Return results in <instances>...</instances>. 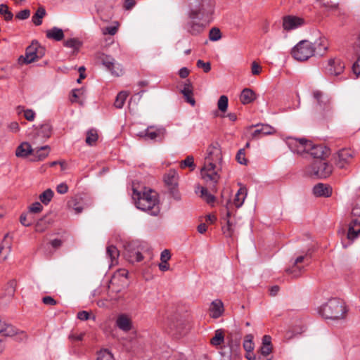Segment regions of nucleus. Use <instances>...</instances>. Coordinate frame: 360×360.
Segmentation results:
<instances>
[{"mask_svg":"<svg viewBox=\"0 0 360 360\" xmlns=\"http://www.w3.org/2000/svg\"><path fill=\"white\" fill-rule=\"evenodd\" d=\"M188 11L184 29L193 35L202 33L212 22L214 13V0H188Z\"/></svg>","mask_w":360,"mask_h":360,"instance_id":"nucleus-1","label":"nucleus"},{"mask_svg":"<svg viewBox=\"0 0 360 360\" xmlns=\"http://www.w3.org/2000/svg\"><path fill=\"white\" fill-rule=\"evenodd\" d=\"M207 156L205 158V163L200 170L201 178L204 180L207 187L212 192L217 191V184L219 179V175L216 170L217 163L222 162L220 146L217 142L212 143L207 149Z\"/></svg>","mask_w":360,"mask_h":360,"instance_id":"nucleus-2","label":"nucleus"},{"mask_svg":"<svg viewBox=\"0 0 360 360\" xmlns=\"http://www.w3.org/2000/svg\"><path fill=\"white\" fill-rule=\"evenodd\" d=\"M132 199L137 209L148 212L152 216H158L160 209L157 193L150 188H143L139 191L133 186Z\"/></svg>","mask_w":360,"mask_h":360,"instance_id":"nucleus-3","label":"nucleus"},{"mask_svg":"<svg viewBox=\"0 0 360 360\" xmlns=\"http://www.w3.org/2000/svg\"><path fill=\"white\" fill-rule=\"evenodd\" d=\"M347 310L343 300L334 297L330 299L320 309V314L326 319L338 320L344 319Z\"/></svg>","mask_w":360,"mask_h":360,"instance_id":"nucleus-4","label":"nucleus"},{"mask_svg":"<svg viewBox=\"0 0 360 360\" xmlns=\"http://www.w3.org/2000/svg\"><path fill=\"white\" fill-rule=\"evenodd\" d=\"M227 344L221 347V360H240L241 358L240 341L233 340L231 335L226 337Z\"/></svg>","mask_w":360,"mask_h":360,"instance_id":"nucleus-5","label":"nucleus"},{"mask_svg":"<svg viewBox=\"0 0 360 360\" xmlns=\"http://www.w3.org/2000/svg\"><path fill=\"white\" fill-rule=\"evenodd\" d=\"M45 54V47L34 40L26 48L25 55L19 57L18 62L20 64H30L41 59Z\"/></svg>","mask_w":360,"mask_h":360,"instance_id":"nucleus-6","label":"nucleus"},{"mask_svg":"<svg viewBox=\"0 0 360 360\" xmlns=\"http://www.w3.org/2000/svg\"><path fill=\"white\" fill-rule=\"evenodd\" d=\"M313 43L308 40L300 41L292 50L293 58L298 61H304L315 54Z\"/></svg>","mask_w":360,"mask_h":360,"instance_id":"nucleus-7","label":"nucleus"},{"mask_svg":"<svg viewBox=\"0 0 360 360\" xmlns=\"http://www.w3.org/2000/svg\"><path fill=\"white\" fill-rule=\"evenodd\" d=\"M123 255L131 263L141 262L143 257L141 252L140 243L138 240L126 242L124 245Z\"/></svg>","mask_w":360,"mask_h":360,"instance_id":"nucleus-8","label":"nucleus"},{"mask_svg":"<svg viewBox=\"0 0 360 360\" xmlns=\"http://www.w3.org/2000/svg\"><path fill=\"white\" fill-rule=\"evenodd\" d=\"M314 98L317 103L316 110L322 114L323 119L331 117L332 111L329 97L321 91H315L313 93Z\"/></svg>","mask_w":360,"mask_h":360,"instance_id":"nucleus-9","label":"nucleus"},{"mask_svg":"<svg viewBox=\"0 0 360 360\" xmlns=\"http://www.w3.org/2000/svg\"><path fill=\"white\" fill-rule=\"evenodd\" d=\"M324 160H315L313 162L309 169L310 176L318 179H324L332 173V165Z\"/></svg>","mask_w":360,"mask_h":360,"instance_id":"nucleus-10","label":"nucleus"},{"mask_svg":"<svg viewBox=\"0 0 360 360\" xmlns=\"http://www.w3.org/2000/svg\"><path fill=\"white\" fill-rule=\"evenodd\" d=\"M164 182L167 188L168 193L176 201L181 200V195L178 189V175L174 170H170L164 176Z\"/></svg>","mask_w":360,"mask_h":360,"instance_id":"nucleus-11","label":"nucleus"},{"mask_svg":"<svg viewBox=\"0 0 360 360\" xmlns=\"http://www.w3.org/2000/svg\"><path fill=\"white\" fill-rule=\"evenodd\" d=\"M96 58L112 75L119 77L123 74L122 65L115 63V60L112 56L103 53H98Z\"/></svg>","mask_w":360,"mask_h":360,"instance_id":"nucleus-12","label":"nucleus"},{"mask_svg":"<svg viewBox=\"0 0 360 360\" xmlns=\"http://www.w3.org/2000/svg\"><path fill=\"white\" fill-rule=\"evenodd\" d=\"M304 24V19L300 17L289 15L283 18V27L286 31L295 30Z\"/></svg>","mask_w":360,"mask_h":360,"instance_id":"nucleus-13","label":"nucleus"},{"mask_svg":"<svg viewBox=\"0 0 360 360\" xmlns=\"http://www.w3.org/2000/svg\"><path fill=\"white\" fill-rule=\"evenodd\" d=\"M308 153L316 160H326L330 153L329 148L323 145H316L311 142Z\"/></svg>","mask_w":360,"mask_h":360,"instance_id":"nucleus-14","label":"nucleus"},{"mask_svg":"<svg viewBox=\"0 0 360 360\" xmlns=\"http://www.w3.org/2000/svg\"><path fill=\"white\" fill-rule=\"evenodd\" d=\"M166 129L162 127L151 125L147 127L146 140L162 142L166 135Z\"/></svg>","mask_w":360,"mask_h":360,"instance_id":"nucleus-15","label":"nucleus"},{"mask_svg":"<svg viewBox=\"0 0 360 360\" xmlns=\"http://www.w3.org/2000/svg\"><path fill=\"white\" fill-rule=\"evenodd\" d=\"M345 70L344 63L339 58H332L328 62L326 67V72L330 75L338 76L343 72Z\"/></svg>","mask_w":360,"mask_h":360,"instance_id":"nucleus-16","label":"nucleus"},{"mask_svg":"<svg viewBox=\"0 0 360 360\" xmlns=\"http://www.w3.org/2000/svg\"><path fill=\"white\" fill-rule=\"evenodd\" d=\"M352 153L350 150L343 148L340 150L334 156L335 164L339 168H344L347 164L349 162L352 158Z\"/></svg>","mask_w":360,"mask_h":360,"instance_id":"nucleus-17","label":"nucleus"},{"mask_svg":"<svg viewBox=\"0 0 360 360\" xmlns=\"http://www.w3.org/2000/svg\"><path fill=\"white\" fill-rule=\"evenodd\" d=\"M250 127L257 128L251 134L252 139H259L263 136L271 134L275 131L274 127L269 124H257L255 125H252Z\"/></svg>","mask_w":360,"mask_h":360,"instance_id":"nucleus-18","label":"nucleus"},{"mask_svg":"<svg viewBox=\"0 0 360 360\" xmlns=\"http://www.w3.org/2000/svg\"><path fill=\"white\" fill-rule=\"evenodd\" d=\"M313 193L317 197H330L332 194V188L322 183H319L313 188Z\"/></svg>","mask_w":360,"mask_h":360,"instance_id":"nucleus-19","label":"nucleus"},{"mask_svg":"<svg viewBox=\"0 0 360 360\" xmlns=\"http://www.w3.org/2000/svg\"><path fill=\"white\" fill-rule=\"evenodd\" d=\"M34 152V149L32 148L31 145L28 142H22L21 143L15 150V155L18 158H25L28 157V155H32Z\"/></svg>","mask_w":360,"mask_h":360,"instance_id":"nucleus-20","label":"nucleus"},{"mask_svg":"<svg viewBox=\"0 0 360 360\" xmlns=\"http://www.w3.org/2000/svg\"><path fill=\"white\" fill-rule=\"evenodd\" d=\"M8 238V233H6L0 246V262L5 261L11 251V242Z\"/></svg>","mask_w":360,"mask_h":360,"instance_id":"nucleus-21","label":"nucleus"},{"mask_svg":"<svg viewBox=\"0 0 360 360\" xmlns=\"http://www.w3.org/2000/svg\"><path fill=\"white\" fill-rule=\"evenodd\" d=\"M116 326L122 330L128 332L131 329V319L126 314H120L116 319Z\"/></svg>","mask_w":360,"mask_h":360,"instance_id":"nucleus-22","label":"nucleus"},{"mask_svg":"<svg viewBox=\"0 0 360 360\" xmlns=\"http://www.w3.org/2000/svg\"><path fill=\"white\" fill-rule=\"evenodd\" d=\"M50 152V147L49 146H44L40 148H37L34 149V152L32 153V158L31 161L37 162L41 161L44 160L49 155Z\"/></svg>","mask_w":360,"mask_h":360,"instance_id":"nucleus-23","label":"nucleus"},{"mask_svg":"<svg viewBox=\"0 0 360 360\" xmlns=\"http://www.w3.org/2000/svg\"><path fill=\"white\" fill-rule=\"evenodd\" d=\"M211 316L214 319L220 317L224 312V304L220 300H215L212 302L210 308Z\"/></svg>","mask_w":360,"mask_h":360,"instance_id":"nucleus-24","label":"nucleus"},{"mask_svg":"<svg viewBox=\"0 0 360 360\" xmlns=\"http://www.w3.org/2000/svg\"><path fill=\"white\" fill-rule=\"evenodd\" d=\"M36 135L44 139H47L51 136L52 127L49 122L44 123L38 128H36Z\"/></svg>","mask_w":360,"mask_h":360,"instance_id":"nucleus-25","label":"nucleus"},{"mask_svg":"<svg viewBox=\"0 0 360 360\" xmlns=\"http://www.w3.org/2000/svg\"><path fill=\"white\" fill-rule=\"evenodd\" d=\"M313 46L316 49L315 53L323 56L328 49L327 39L324 37H320L318 40L313 43Z\"/></svg>","mask_w":360,"mask_h":360,"instance_id":"nucleus-26","label":"nucleus"},{"mask_svg":"<svg viewBox=\"0 0 360 360\" xmlns=\"http://www.w3.org/2000/svg\"><path fill=\"white\" fill-rule=\"evenodd\" d=\"M46 36L48 39L60 41L64 38V32L62 29L53 27L51 29L46 30Z\"/></svg>","mask_w":360,"mask_h":360,"instance_id":"nucleus-27","label":"nucleus"},{"mask_svg":"<svg viewBox=\"0 0 360 360\" xmlns=\"http://www.w3.org/2000/svg\"><path fill=\"white\" fill-rule=\"evenodd\" d=\"M256 98L255 93L250 89H244L240 96V100L243 104L252 103Z\"/></svg>","mask_w":360,"mask_h":360,"instance_id":"nucleus-28","label":"nucleus"},{"mask_svg":"<svg viewBox=\"0 0 360 360\" xmlns=\"http://www.w3.org/2000/svg\"><path fill=\"white\" fill-rule=\"evenodd\" d=\"M0 333L6 337H11L17 333V330L12 325L0 320Z\"/></svg>","mask_w":360,"mask_h":360,"instance_id":"nucleus-29","label":"nucleus"},{"mask_svg":"<svg viewBox=\"0 0 360 360\" xmlns=\"http://www.w3.org/2000/svg\"><path fill=\"white\" fill-rule=\"evenodd\" d=\"M304 256H300L295 260L293 265L291 268L286 269V272L288 274L292 275V278H297L300 276L302 268L297 266V264L301 263L304 261Z\"/></svg>","mask_w":360,"mask_h":360,"instance_id":"nucleus-30","label":"nucleus"},{"mask_svg":"<svg viewBox=\"0 0 360 360\" xmlns=\"http://www.w3.org/2000/svg\"><path fill=\"white\" fill-rule=\"evenodd\" d=\"M246 195L247 193L245 188H240L235 195L233 202H231L232 204V206L234 205L236 208H239L240 207H241L246 198Z\"/></svg>","mask_w":360,"mask_h":360,"instance_id":"nucleus-31","label":"nucleus"},{"mask_svg":"<svg viewBox=\"0 0 360 360\" xmlns=\"http://www.w3.org/2000/svg\"><path fill=\"white\" fill-rule=\"evenodd\" d=\"M310 146H311V141L306 139L305 138L300 139L299 146L294 153L302 154L303 153L309 152Z\"/></svg>","mask_w":360,"mask_h":360,"instance_id":"nucleus-32","label":"nucleus"},{"mask_svg":"<svg viewBox=\"0 0 360 360\" xmlns=\"http://www.w3.org/2000/svg\"><path fill=\"white\" fill-rule=\"evenodd\" d=\"M46 10L43 6H39L32 18V22L39 26L42 23V18L46 15Z\"/></svg>","mask_w":360,"mask_h":360,"instance_id":"nucleus-33","label":"nucleus"},{"mask_svg":"<svg viewBox=\"0 0 360 360\" xmlns=\"http://www.w3.org/2000/svg\"><path fill=\"white\" fill-rule=\"evenodd\" d=\"M106 255L110 258L112 264H114L115 262L117 263V259L120 255V251L115 245H110L106 248Z\"/></svg>","mask_w":360,"mask_h":360,"instance_id":"nucleus-34","label":"nucleus"},{"mask_svg":"<svg viewBox=\"0 0 360 360\" xmlns=\"http://www.w3.org/2000/svg\"><path fill=\"white\" fill-rule=\"evenodd\" d=\"M224 342V335L221 329L215 331L214 336L210 340V343L213 346L221 345Z\"/></svg>","mask_w":360,"mask_h":360,"instance_id":"nucleus-35","label":"nucleus"},{"mask_svg":"<svg viewBox=\"0 0 360 360\" xmlns=\"http://www.w3.org/2000/svg\"><path fill=\"white\" fill-rule=\"evenodd\" d=\"M51 220L47 219L46 216L39 219L35 224V231L37 232H43L47 228V225L51 223Z\"/></svg>","mask_w":360,"mask_h":360,"instance_id":"nucleus-36","label":"nucleus"},{"mask_svg":"<svg viewBox=\"0 0 360 360\" xmlns=\"http://www.w3.org/2000/svg\"><path fill=\"white\" fill-rule=\"evenodd\" d=\"M255 347V344L253 342V335L252 334H248L245 336L243 341V348L246 351L247 353L251 352L253 351Z\"/></svg>","mask_w":360,"mask_h":360,"instance_id":"nucleus-37","label":"nucleus"},{"mask_svg":"<svg viewBox=\"0 0 360 360\" xmlns=\"http://www.w3.org/2000/svg\"><path fill=\"white\" fill-rule=\"evenodd\" d=\"M53 191L51 188H48L45 190L40 195H39V200L41 202L44 204L45 205H47L51 200H52L53 197Z\"/></svg>","mask_w":360,"mask_h":360,"instance_id":"nucleus-38","label":"nucleus"},{"mask_svg":"<svg viewBox=\"0 0 360 360\" xmlns=\"http://www.w3.org/2000/svg\"><path fill=\"white\" fill-rule=\"evenodd\" d=\"M180 92L183 94L186 101L191 104L192 106L195 105V100L193 98V90L188 89H182Z\"/></svg>","mask_w":360,"mask_h":360,"instance_id":"nucleus-39","label":"nucleus"},{"mask_svg":"<svg viewBox=\"0 0 360 360\" xmlns=\"http://www.w3.org/2000/svg\"><path fill=\"white\" fill-rule=\"evenodd\" d=\"M17 113L18 115L21 114L22 112L24 113L25 118L28 121H33L35 117V112L34 110L31 109H27L24 110V108L22 106H18L16 109Z\"/></svg>","mask_w":360,"mask_h":360,"instance_id":"nucleus-40","label":"nucleus"},{"mask_svg":"<svg viewBox=\"0 0 360 360\" xmlns=\"http://www.w3.org/2000/svg\"><path fill=\"white\" fill-rule=\"evenodd\" d=\"M128 94L126 91H120L116 96L114 105L117 108H122L126 101Z\"/></svg>","mask_w":360,"mask_h":360,"instance_id":"nucleus-41","label":"nucleus"},{"mask_svg":"<svg viewBox=\"0 0 360 360\" xmlns=\"http://www.w3.org/2000/svg\"><path fill=\"white\" fill-rule=\"evenodd\" d=\"M82 42L76 38H71L69 39H67L64 42V46L68 48L73 49L74 50H79V48L82 46Z\"/></svg>","mask_w":360,"mask_h":360,"instance_id":"nucleus-42","label":"nucleus"},{"mask_svg":"<svg viewBox=\"0 0 360 360\" xmlns=\"http://www.w3.org/2000/svg\"><path fill=\"white\" fill-rule=\"evenodd\" d=\"M0 15H2L6 21L11 20L13 18V14L9 10L8 6L4 4H0Z\"/></svg>","mask_w":360,"mask_h":360,"instance_id":"nucleus-43","label":"nucleus"},{"mask_svg":"<svg viewBox=\"0 0 360 360\" xmlns=\"http://www.w3.org/2000/svg\"><path fill=\"white\" fill-rule=\"evenodd\" d=\"M68 206L75 210L76 214H79L83 210V207L77 198H72L68 202Z\"/></svg>","mask_w":360,"mask_h":360,"instance_id":"nucleus-44","label":"nucleus"},{"mask_svg":"<svg viewBox=\"0 0 360 360\" xmlns=\"http://www.w3.org/2000/svg\"><path fill=\"white\" fill-rule=\"evenodd\" d=\"M15 288H16V281L15 280L10 281L8 283L7 286L5 289V292H4L5 295L8 296L9 299L12 298L15 295Z\"/></svg>","mask_w":360,"mask_h":360,"instance_id":"nucleus-45","label":"nucleus"},{"mask_svg":"<svg viewBox=\"0 0 360 360\" xmlns=\"http://www.w3.org/2000/svg\"><path fill=\"white\" fill-rule=\"evenodd\" d=\"M98 140V134L95 129H89L86 133V143L93 146Z\"/></svg>","mask_w":360,"mask_h":360,"instance_id":"nucleus-46","label":"nucleus"},{"mask_svg":"<svg viewBox=\"0 0 360 360\" xmlns=\"http://www.w3.org/2000/svg\"><path fill=\"white\" fill-rule=\"evenodd\" d=\"M229 104V98L226 96L222 95L219 97L217 102V107L219 110L224 112L227 110Z\"/></svg>","mask_w":360,"mask_h":360,"instance_id":"nucleus-47","label":"nucleus"},{"mask_svg":"<svg viewBox=\"0 0 360 360\" xmlns=\"http://www.w3.org/2000/svg\"><path fill=\"white\" fill-rule=\"evenodd\" d=\"M128 271L125 269H120L118 271L117 274H115L114 276H117V281H120L122 283V285L123 288H126L127 286V281L128 276Z\"/></svg>","mask_w":360,"mask_h":360,"instance_id":"nucleus-48","label":"nucleus"},{"mask_svg":"<svg viewBox=\"0 0 360 360\" xmlns=\"http://www.w3.org/2000/svg\"><path fill=\"white\" fill-rule=\"evenodd\" d=\"M117 276H113L110 281L109 288L110 289L111 292H115L117 294L122 292V290L124 288L122 285V287H119L117 285Z\"/></svg>","mask_w":360,"mask_h":360,"instance_id":"nucleus-49","label":"nucleus"},{"mask_svg":"<svg viewBox=\"0 0 360 360\" xmlns=\"http://www.w3.org/2000/svg\"><path fill=\"white\" fill-rule=\"evenodd\" d=\"M319 6L325 8L326 10L332 11L335 10L338 8V4L333 1L332 0H322L319 4Z\"/></svg>","mask_w":360,"mask_h":360,"instance_id":"nucleus-50","label":"nucleus"},{"mask_svg":"<svg viewBox=\"0 0 360 360\" xmlns=\"http://www.w3.org/2000/svg\"><path fill=\"white\" fill-rule=\"evenodd\" d=\"M221 38V33L219 28L212 27L209 32V39L210 41H216Z\"/></svg>","mask_w":360,"mask_h":360,"instance_id":"nucleus-51","label":"nucleus"},{"mask_svg":"<svg viewBox=\"0 0 360 360\" xmlns=\"http://www.w3.org/2000/svg\"><path fill=\"white\" fill-rule=\"evenodd\" d=\"M226 225L222 226V231L223 233L225 235L226 237H232L233 234V224L231 221L230 219H227V221L226 222Z\"/></svg>","mask_w":360,"mask_h":360,"instance_id":"nucleus-52","label":"nucleus"},{"mask_svg":"<svg viewBox=\"0 0 360 360\" xmlns=\"http://www.w3.org/2000/svg\"><path fill=\"white\" fill-rule=\"evenodd\" d=\"M272 345H262L260 348L261 355L259 356L257 360H264V357H266L272 352Z\"/></svg>","mask_w":360,"mask_h":360,"instance_id":"nucleus-53","label":"nucleus"},{"mask_svg":"<svg viewBox=\"0 0 360 360\" xmlns=\"http://www.w3.org/2000/svg\"><path fill=\"white\" fill-rule=\"evenodd\" d=\"M194 159L191 155L188 156L185 160L181 162V167H190L191 170L193 171L195 169Z\"/></svg>","mask_w":360,"mask_h":360,"instance_id":"nucleus-54","label":"nucleus"},{"mask_svg":"<svg viewBox=\"0 0 360 360\" xmlns=\"http://www.w3.org/2000/svg\"><path fill=\"white\" fill-rule=\"evenodd\" d=\"M236 159L237 162L243 165H247L248 164V160L245 158V149L241 148L240 149L236 156Z\"/></svg>","mask_w":360,"mask_h":360,"instance_id":"nucleus-55","label":"nucleus"},{"mask_svg":"<svg viewBox=\"0 0 360 360\" xmlns=\"http://www.w3.org/2000/svg\"><path fill=\"white\" fill-rule=\"evenodd\" d=\"M360 233V227L359 229L356 230L354 225H349V229L347 232V238L350 240H354L357 238L358 235Z\"/></svg>","mask_w":360,"mask_h":360,"instance_id":"nucleus-56","label":"nucleus"},{"mask_svg":"<svg viewBox=\"0 0 360 360\" xmlns=\"http://www.w3.org/2000/svg\"><path fill=\"white\" fill-rule=\"evenodd\" d=\"M354 53L356 56V60L352 65V70L356 76H359L360 75V52L354 51Z\"/></svg>","mask_w":360,"mask_h":360,"instance_id":"nucleus-57","label":"nucleus"},{"mask_svg":"<svg viewBox=\"0 0 360 360\" xmlns=\"http://www.w3.org/2000/svg\"><path fill=\"white\" fill-rule=\"evenodd\" d=\"M97 360H114V357L108 349H103L98 354Z\"/></svg>","mask_w":360,"mask_h":360,"instance_id":"nucleus-58","label":"nucleus"},{"mask_svg":"<svg viewBox=\"0 0 360 360\" xmlns=\"http://www.w3.org/2000/svg\"><path fill=\"white\" fill-rule=\"evenodd\" d=\"M196 65L198 68H202L205 72H209L211 70V63L210 62L205 63L202 60L197 61Z\"/></svg>","mask_w":360,"mask_h":360,"instance_id":"nucleus-59","label":"nucleus"},{"mask_svg":"<svg viewBox=\"0 0 360 360\" xmlns=\"http://www.w3.org/2000/svg\"><path fill=\"white\" fill-rule=\"evenodd\" d=\"M299 141L300 139H289L287 143L292 152L295 153L297 146H299Z\"/></svg>","mask_w":360,"mask_h":360,"instance_id":"nucleus-60","label":"nucleus"},{"mask_svg":"<svg viewBox=\"0 0 360 360\" xmlns=\"http://www.w3.org/2000/svg\"><path fill=\"white\" fill-rule=\"evenodd\" d=\"M30 15V11L29 9H24L18 12L15 18L19 20L27 19Z\"/></svg>","mask_w":360,"mask_h":360,"instance_id":"nucleus-61","label":"nucleus"},{"mask_svg":"<svg viewBox=\"0 0 360 360\" xmlns=\"http://www.w3.org/2000/svg\"><path fill=\"white\" fill-rule=\"evenodd\" d=\"M42 210L43 206L39 202H35L30 207V212L32 213H39Z\"/></svg>","mask_w":360,"mask_h":360,"instance_id":"nucleus-62","label":"nucleus"},{"mask_svg":"<svg viewBox=\"0 0 360 360\" xmlns=\"http://www.w3.org/2000/svg\"><path fill=\"white\" fill-rule=\"evenodd\" d=\"M42 302L46 305L54 306L57 301L51 296H45L42 298Z\"/></svg>","mask_w":360,"mask_h":360,"instance_id":"nucleus-63","label":"nucleus"},{"mask_svg":"<svg viewBox=\"0 0 360 360\" xmlns=\"http://www.w3.org/2000/svg\"><path fill=\"white\" fill-rule=\"evenodd\" d=\"M56 191L60 194H65L68 191V186L65 183H61L57 186Z\"/></svg>","mask_w":360,"mask_h":360,"instance_id":"nucleus-64","label":"nucleus"}]
</instances>
